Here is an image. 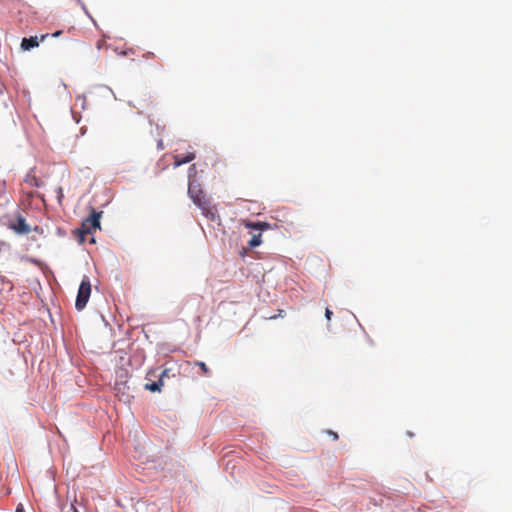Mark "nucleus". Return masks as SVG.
I'll use <instances>...</instances> for the list:
<instances>
[{
  "instance_id": "nucleus-1",
  "label": "nucleus",
  "mask_w": 512,
  "mask_h": 512,
  "mask_svg": "<svg viewBox=\"0 0 512 512\" xmlns=\"http://www.w3.org/2000/svg\"><path fill=\"white\" fill-rule=\"evenodd\" d=\"M102 212H97L95 210H92L91 215L83 220L81 224V228L79 229L80 234V241H85V236L88 234H92L97 229H100V218H101Z\"/></svg>"
},
{
  "instance_id": "nucleus-2",
  "label": "nucleus",
  "mask_w": 512,
  "mask_h": 512,
  "mask_svg": "<svg viewBox=\"0 0 512 512\" xmlns=\"http://www.w3.org/2000/svg\"><path fill=\"white\" fill-rule=\"evenodd\" d=\"M91 295V283L87 276H84L76 297L75 307L78 311H81L85 308L89 298Z\"/></svg>"
},
{
  "instance_id": "nucleus-3",
  "label": "nucleus",
  "mask_w": 512,
  "mask_h": 512,
  "mask_svg": "<svg viewBox=\"0 0 512 512\" xmlns=\"http://www.w3.org/2000/svg\"><path fill=\"white\" fill-rule=\"evenodd\" d=\"M188 195L195 205L198 207L206 202L208 199L206 198L203 190L201 189L199 184H195L194 182H190L188 186Z\"/></svg>"
},
{
  "instance_id": "nucleus-4",
  "label": "nucleus",
  "mask_w": 512,
  "mask_h": 512,
  "mask_svg": "<svg viewBox=\"0 0 512 512\" xmlns=\"http://www.w3.org/2000/svg\"><path fill=\"white\" fill-rule=\"evenodd\" d=\"M199 208L202 211V214L209 220L215 222H220V216L218 214L217 208L211 205L209 199L206 202H203Z\"/></svg>"
},
{
  "instance_id": "nucleus-5",
  "label": "nucleus",
  "mask_w": 512,
  "mask_h": 512,
  "mask_svg": "<svg viewBox=\"0 0 512 512\" xmlns=\"http://www.w3.org/2000/svg\"><path fill=\"white\" fill-rule=\"evenodd\" d=\"M9 227L17 234L25 235L30 233V226L26 223L25 219L22 216H18L16 221L10 223Z\"/></svg>"
},
{
  "instance_id": "nucleus-6",
  "label": "nucleus",
  "mask_w": 512,
  "mask_h": 512,
  "mask_svg": "<svg viewBox=\"0 0 512 512\" xmlns=\"http://www.w3.org/2000/svg\"><path fill=\"white\" fill-rule=\"evenodd\" d=\"M195 159L194 152H187L185 156L174 155V167H179L183 164L189 163Z\"/></svg>"
},
{
  "instance_id": "nucleus-7",
  "label": "nucleus",
  "mask_w": 512,
  "mask_h": 512,
  "mask_svg": "<svg viewBox=\"0 0 512 512\" xmlns=\"http://www.w3.org/2000/svg\"><path fill=\"white\" fill-rule=\"evenodd\" d=\"M39 41L37 36H32L29 38H23L21 42V48L25 51L30 50L32 48L38 47Z\"/></svg>"
},
{
  "instance_id": "nucleus-8",
  "label": "nucleus",
  "mask_w": 512,
  "mask_h": 512,
  "mask_svg": "<svg viewBox=\"0 0 512 512\" xmlns=\"http://www.w3.org/2000/svg\"><path fill=\"white\" fill-rule=\"evenodd\" d=\"M245 226L247 228H250V229H253V230H259V231H262V230H265V229H268L270 227V225L266 222H250V221H247L245 222Z\"/></svg>"
},
{
  "instance_id": "nucleus-9",
  "label": "nucleus",
  "mask_w": 512,
  "mask_h": 512,
  "mask_svg": "<svg viewBox=\"0 0 512 512\" xmlns=\"http://www.w3.org/2000/svg\"><path fill=\"white\" fill-rule=\"evenodd\" d=\"M24 182L32 187H39L41 185V181L35 176L33 170L26 175Z\"/></svg>"
},
{
  "instance_id": "nucleus-10",
  "label": "nucleus",
  "mask_w": 512,
  "mask_h": 512,
  "mask_svg": "<svg viewBox=\"0 0 512 512\" xmlns=\"http://www.w3.org/2000/svg\"><path fill=\"white\" fill-rule=\"evenodd\" d=\"M162 385H163V381H161V379H159L158 382L146 384V388L152 392H159L161 390Z\"/></svg>"
},
{
  "instance_id": "nucleus-11",
  "label": "nucleus",
  "mask_w": 512,
  "mask_h": 512,
  "mask_svg": "<svg viewBox=\"0 0 512 512\" xmlns=\"http://www.w3.org/2000/svg\"><path fill=\"white\" fill-rule=\"evenodd\" d=\"M261 233L257 234V235H253L251 240L249 241V246L254 248V247H257L261 244Z\"/></svg>"
},
{
  "instance_id": "nucleus-12",
  "label": "nucleus",
  "mask_w": 512,
  "mask_h": 512,
  "mask_svg": "<svg viewBox=\"0 0 512 512\" xmlns=\"http://www.w3.org/2000/svg\"><path fill=\"white\" fill-rule=\"evenodd\" d=\"M196 365L200 367V369L202 370V372L205 375H209L210 374V370H209V368L206 366V364L204 362L198 361V362H196Z\"/></svg>"
},
{
  "instance_id": "nucleus-13",
  "label": "nucleus",
  "mask_w": 512,
  "mask_h": 512,
  "mask_svg": "<svg viewBox=\"0 0 512 512\" xmlns=\"http://www.w3.org/2000/svg\"><path fill=\"white\" fill-rule=\"evenodd\" d=\"M8 250H10V245L7 242L0 240V254Z\"/></svg>"
},
{
  "instance_id": "nucleus-14",
  "label": "nucleus",
  "mask_w": 512,
  "mask_h": 512,
  "mask_svg": "<svg viewBox=\"0 0 512 512\" xmlns=\"http://www.w3.org/2000/svg\"><path fill=\"white\" fill-rule=\"evenodd\" d=\"M56 192H57V199H58V202L61 204L62 199H63V197H64L62 187H57Z\"/></svg>"
},
{
  "instance_id": "nucleus-15",
  "label": "nucleus",
  "mask_w": 512,
  "mask_h": 512,
  "mask_svg": "<svg viewBox=\"0 0 512 512\" xmlns=\"http://www.w3.org/2000/svg\"><path fill=\"white\" fill-rule=\"evenodd\" d=\"M6 193V183L5 181H0V195H3Z\"/></svg>"
},
{
  "instance_id": "nucleus-16",
  "label": "nucleus",
  "mask_w": 512,
  "mask_h": 512,
  "mask_svg": "<svg viewBox=\"0 0 512 512\" xmlns=\"http://www.w3.org/2000/svg\"><path fill=\"white\" fill-rule=\"evenodd\" d=\"M332 314H333V312L329 308H326V310H325V317H326V319L328 321L331 320Z\"/></svg>"
},
{
  "instance_id": "nucleus-17",
  "label": "nucleus",
  "mask_w": 512,
  "mask_h": 512,
  "mask_svg": "<svg viewBox=\"0 0 512 512\" xmlns=\"http://www.w3.org/2000/svg\"><path fill=\"white\" fill-rule=\"evenodd\" d=\"M104 45H105V41L99 40V41H97L96 47H97V49L100 50Z\"/></svg>"
},
{
  "instance_id": "nucleus-18",
  "label": "nucleus",
  "mask_w": 512,
  "mask_h": 512,
  "mask_svg": "<svg viewBox=\"0 0 512 512\" xmlns=\"http://www.w3.org/2000/svg\"><path fill=\"white\" fill-rule=\"evenodd\" d=\"M283 313H284L283 310H279V314L278 315L270 316L269 319L273 320V319H276L277 317H282Z\"/></svg>"
},
{
  "instance_id": "nucleus-19",
  "label": "nucleus",
  "mask_w": 512,
  "mask_h": 512,
  "mask_svg": "<svg viewBox=\"0 0 512 512\" xmlns=\"http://www.w3.org/2000/svg\"><path fill=\"white\" fill-rule=\"evenodd\" d=\"M328 434L331 435L333 437L334 440H337L338 439V434L336 432H333V431H328Z\"/></svg>"
},
{
  "instance_id": "nucleus-20",
  "label": "nucleus",
  "mask_w": 512,
  "mask_h": 512,
  "mask_svg": "<svg viewBox=\"0 0 512 512\" xmlns=\"http://www.w3.org/2000/svg\"><path fill=\"white\" fill-rule=\"evenodd\" d=\"M15 512H25V511H24V507H23V505H22V504H19V505L17 506V508H16V511H15Z\"/></svg>"
},
{
  "instance_id": "nucleus-21",
  "label": "nucleus",
  "mask_w": 512,
  "mask_h": 512,
  "mask_svg": "<svg viewBox=\"0 0 512 512\" xmlns=\"http://www.w3.org/2000/svg\"><path fill=\"white\" fill-rule=\"evenodd\" d=\"M61 34H62V31L58 30V31L54 32L51 36L52 37H59Z\"/></svg>"
},
{
  "instance_id": "nucleus-22",
  "label": "nucleus",
  "mask_w": 512,
  "mask_h": 512,
  "mask_svg": "<svg viewBox=\"0 0 512 512\" xmlns=\"http://www.w3.org/2000/svg\"><path fill=\"white\" fill-rule=\"evenodd\" d=\"M167 373H168V370H167V369H165V370L162 372V374H161V376H160L161 381H163V378H164L165 376H167Z\"/></svg>"
},
{
  "instance_id": "nucleus-23",
  "label": "nucleus",
  "mask_w": 512,
  "mask_h": 512,
  "mask_svg": "<svg viewBox=\"0 0 512 512\" xmlns=\"http://www.w3.org/2000/svg\"><path fill=\"white\" fill-rule=\"evenodd\" d=\"M153 56H154V54H153V53H151V52H149V53H147V54H145V55H144V57H145L146 59L151 58V57H153Z\"/></svg>"
},
{
  "instance_id": "nucleus-24",
  "label": "nucleus",
  "mask_w": 512,
  "mask_h": 512,
  "mask_svg": "<svg viewBox=\"0 0 512 512\" xmlns=\"http://www.w3.org/2000/svg\"><path fill=\"white\" fill-rule=\"evenodd\" d=\"M49 36V34H44L41 36V41L45 40L47 37Z\"/></svg>"
},
{
  "instance_id": "nucleus-25",
  "label": "nucleus",
  "mask_w": 512,
  "mask_h": 512,
  "mask_svg": "<svg viewBox=\"0 0 512 512\" xmlns=\"http://www.w3.org/2000/svg\"><path fill=\"white\" fill-rule=\"evenodd\" d=\"M158 146L160 149H163L162 141L159 142Z\"/></svg>"
},
{
  "instance_id": "nucleus-26",
  "label": "nucleus",
  "mask_w": 512,
  "mask_h": 512,
  "mask_svg": "<svg viewBox=\"0 0 512 512\" xmlns=\"http://www.w3.org/2000/svg\"><path fill=\"white\" fill-rule=\"evenodd\" d=\"M74 512H78V511L75 509Z\"/></svg>"
}]
</instances>
